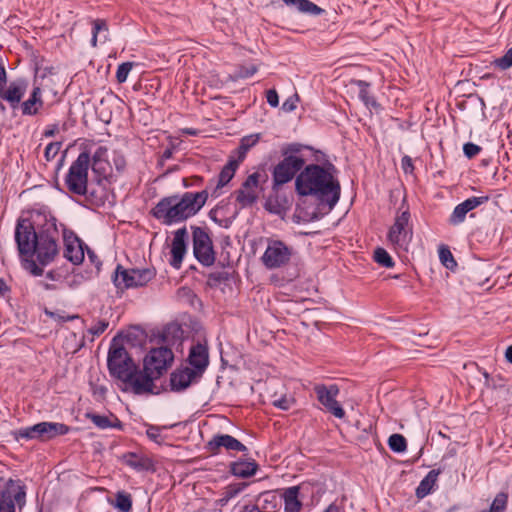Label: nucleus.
Returning <instances> with one entry per match:
<instances>
[{
    "mask_svg": "<svg viewBox=\"0 0 512 512\" xmlns=\"http://www.w3.org/2000/svg\"><path fill=\"white\" fill-rule=\"evenodd\" d=\"M63 237L64 257L79 265L84 260L83 242L63 224H58L51 211L43 206L35 209L31 219H19L15 227V241L22 266L33 276H42L44 267L59 254V240Z\"/></svg>",
    "mask_w": 512,
    "mask_h": 512,
    "instance_id": "nucleus-1",
    "label": "nucleus"
},
{
    "mask_svg": "<svg viewBox=\"0 0 512 512\" xmlns=\"http://www.w3.org/2000/svg\"><path fill=\"white\" fill-rule=\"evenodd\" d=\"M295 190L315 199L320 211L330 212L340 199L341 187L333 174L318 164H309L296 176Z\"/></svg>",
    "mask_w": 512,
    "mask_h": 512,
    "instance_id": "nucleus-2",
    "label": "nucleus"
},
{
    "mask_svg": "<svg viewBox=\"0 0 512 512\" xmlns=\"http://www.w3.org/2000/svg\"><path fill=\"white\" fill-rule=\"evenodd\" d=\"M208 199V190L185 192L162 198L151 210L152 216L163 225H173L196 215Z\"/></svg>",
    "mask_w": 512,
    "mask_h": 512,
    "instance_id": "nucleus-3",
    "label": "nucleus"
},
{
    "mask_svg": "<svg viewBox=\"0 0 512 512\" xmlns=\"http://www.w3.org/2000/svg\"><path fill=\"white\" fill-rule=\"evenodd\" d=\"M413 238V225L411 223V214L409 209H403V205L398 209L394 223L389 228L387 240L396 251L406 252Z\"/></svg>",
    "mask_w": 512,
    "mask_h": 512,
    "instance_id": "nucleus-4",
    "label": "nucleus"
},
{
    "mask_svg": "<svg viewBox=\"0 0 512 512\" xmlns=\"http://www.w3.org/2000/svg\"><path fill=\"white\" fill-rule=\"evenodd\" d=\"M89 167L90 154L81 152L72 162L65 176V185L69 192L79 196L87 194Z\"/></svg>",
    "mask_w": 512,
    "mask_h": 512,
    "instance_id": "nucleus-5",
    "label": "nucleus"
},
{
    "mask_svg": "<svg viewBox=\"0 0 512 512\" xmlns=\"http://www.w3.org/2000/svg\"><path fill=\"white\" fill-rule=\"evenodd\" d=\"M70 427L59 422H40L32 426L24 427L16 432L17 438L28 440L48 441L57 436L69 433Z\"/></svg>",
    "mask_w": 512,
    "mask_h": 512,
    "instance_id": "nucleus-6",
    "label": "nucleus"
},
{
    "mask_svg": "<svg viewBox=\"0 0 512 512\" xmlns=\"http://www.w3.org/2000/svg\"><path fill=\"white\" fill-rule=\"evenodd\" d=\"M155 272L151 269H124L118 265L113 277L114 285L125 290L129 288L141 287L153 279Z\"/></svg>",
    "mask_w": 512,
    "mask_h": 512,
    "instance_id": "nucleus-7",
    "label": "nucleus"
},
{
    "mask_svg": "<svg viewBox=\"0 0 512 512\" xmlns=\"http://www.w3.org/2000/svg\"><path fill=\"white\" fill-rule=\"evenodd\" d=\"M292 256V248L283 241L267 239V247L261 261L267 269H277L287 265Z\"/></svg>",
    "mask_w": 512,
    "mask_h": 512,
    "instance_id": "nucleus-8",
    "label": "nucleus"
},
{
    "mask_svg": "<svg viewBox=\"0 0 512 512\" xmlns=\"http://www.w3.org/2000/svg\"><path fill=\"white\" fill-rule=\"evenodd\" d=\"M107 365L111 376L123 381L131 376V371L136 367L134 361L123 347L110 349Z\"/></svg>",
    "mask_w": 512,
    "mask_h": 512,
    "instance_id": "nucleus-9",
    "label": "nucleus"
},
{
    "mask_svg": "<svg viewBox=\"0 0 512 512\" xmlns=\"http://www.w3.org/2000/svg\"><path fill=\"white\" fill-rule=\"evenodd\" d=\"M304 164L305 160L301 156L286 155L283 157L273 169V187L277 188L290 182L298 172L303 170Z\"/></svg>",
    "mask_w": 512,
    "mask_h": 512,
    "instance_id": "nucleus-10",
    "label": "nucleus"
},
{
    "mask_svg": "<svg viewBox=\"0 0 512 512\" xmlns=\"http://www.w3.org/2000/svg\"><path fill=\"white\" fill-rule=\"evenodd\" d=\"M174 360L171 349L167 347H159L151 349L144 358L143 367L145 371H149L159 379L165 373Z\"/></svg>",
    "mask_w": 512,
    "mask_h": 512,
    "instance_id": "nucleus-11",
    "label": "nucleus"
},
{
    "mask_svg": "<svg viewBox=\"0 0 512 512\" xmlns=\"http://www.w3.org/2000/svg\"><path fill=\"white\" fill-rule=\"evenodd\" d=\"M25 504V487L9 480L5 488L0 491V512H16L17 507L21 511Z\"/></svg>",
    "mask_w": 512,
    "mask_h": 512,
    "instance_id": "nucleus-12",
    "label": "nucleus"
},
{
    "mask_svg": "<svg viewBox=\"0 0 512 512\" xmlns=\"http://www.w3.org/2000/svg\"><path fill=\"white\" fill-rule=\"evenodd\" d=\"M193 254L203 266H211L215 261L212 241L201 227H193Z\"/></svg>",
    "mask_w": 512,
    "mask_h": 512,
    "instance_id": "nucleus-13",
    "label": "nucleus"
},
{
    "mask_svg": "<svg viewBox=\"0 0 512 512\" xmlns=\"http://www.w3.org/2000/svg\"><path fill=\"white\" fill-rule=\"evenodd\" d=\"M314 392L317 400L321 405H323L327 412L331 413L338 419H343L345 417V410L337 401L339 387L336 384H331L329 386L316 384L314 386Z\"/></svg>",
    "mask_w": 512,
    "mask_h": 512,
    "instance_id": "nucleus-14",
    "label": "nucleus"
},
{
    "mask_svg": "<svg viewBox=\"0 0 512 512\" xmlns=\"http://www.w3.org/2000/svg\"><path fill=\"white\" fill-rule=\"evenodd\" d=\"M157 380L149 371L139 370L137 366L131 371V376L122 382L125 390L131 391L136 395L153 393L155 387L154 381Z\"/></svg>",
    "mask_w": 512,
    "mask_h": 512,
    "instance_id": "nucleus-15",
    "label": "nucleus"
},
{
    "mask_svg": "<svg viewBox=\"0 0 512 512\" xmlns=\"http://www.w3.org/2000/svg\"><path fill=\"white\" fill-rule=\"evenodd\" d=\"M28 88V81L25 78H17L9 84L0 85V99H4L12 109H16Z\"/></svg>",
    "mask_w": 512,
    "mask_h": 512,
    "instance_id": "nucleus-16",
    "label": "nucleus"
},
{
    "mask_svg": "<svg viewBox=\"0 0 512 512\" xmlns=\"http://www.w3.org/2000/svg\"><path fill=\"white\" fill-rule=\"evenodd\" d=\"M201 378L189 366L178 367L170 374V390L178 393L183 392L190 386L197 384Z\"/></svg>",
    "mask_w": 512,
    "mask_h": 512,
    "instance_id": "nucleus-17",
    "label": "nucleus"
},
{
    "mask_svg": "<svg viewBox=\"0 0 512 512\" xmlns=\"http://www.w3.org/2000/svg\"><path fill=\"white\" fill-rule=\"evenodd\" d=\"M261 176L259 172L250 174L242 183L241 188L236 192V201L242 207L250 206L256 202Z\"/></svg>",
    "mask_w": 512,
    "mask_h": 512,
    "instance_id": "nucleus-18",
    "label": "nucleus"
},
{
    "mask_svg": "<svg viewBox=\"0 0 512 512\" xmlns=\"http://www.w3.org/2000/svg\"><path fill=\"white\" fill-rule=\"evenodd\" d=\"M189 235L185 227L179 228L174 232V237L171 243V258L169 264L175 268L180 269L184 256L187 252V241Z\"/></svg>",
    "mask_w": 512,
    "mask_h": 512,
    "instance_id": "nucleus-19",
    "label": "nucleus"
},
{
    "mask_svg": "<svg viewBox=\"0 0 512 512\" xmlns=\"http://www.w3.org/2000/svg\"><path fill=\"white\" fill-rule=\"evenodd\" d=\"M488 196H473L459 203L449 216V223L457 226L464 222L466 215L477 207L488 202Z\"/></svg>",
    "mask_w": 512,
    "mask_h": 512,
    "instance_id": "nucleus-20",
    "label": "nucleus"
},
{
    "mask_svg": "<svg viewBox=\"0 0 512 512\" xmlns=\"http://www.w3.org/2000/svg\"><path fill=\"white\" fill-rule=\"evenodd\" d=\"M187 361L191 366V370L202 377L209 365V351L207 345L202 343L192 345Z\"/></svg>",
    "mask_w": 512,
    "mask_h": 512,
    "instance_id": "nucleus-21",
    "label": "nucleus"
},
{
    "mask_svg": "<svg viewBox=\"0 0 512 512\" xmlns=\"http://www.w3.org/2000/svg\"><path fill=\"white\" fill-rule=\"evenodd\" d=\"M207 450L212 454H217L220 448L229 451L246 452L247 447L239 440L228 434H216L207 442Z\"/></svg>",
    "mask_w": 512,
    "mask_h": 512,
    "instance_id": "nucleus-22",
    "label": "nucleus"
},
{
    "mask_svg": "<svg viewBox=\"0 0 512 512\" xmlns=\"http://www.w3.org/2000/svg\"><path fill=\"white\" fill-rule=\"evenodd\" d=\"M237 160H229L228 163L222 168L216 180H211L208 188L211 189V195L217 198L221 195V189L226 186L234 177L238 168Z\"/></svg>",
    "mask_w": 512,
    "mask_h": 512,
    "instance_id": "nucleus-23",
    "label": "nucleus"
},
{
    "mask_svg": "<svg viewBox=\"0 0 512 512\" xmlns=\"http://www.w3.org/2000/svg\"><path fill=\"white\" fill-rule=\"evenodd\" d=\"M21 112L23 115L26 116H34L36 115L39 110L43 107L44 102L42 99V90L39 86H35L30 95L29 98L25 101H21Z\"/></svg>",
    "mask_w": 512,
    "mask_h": 512,
    "instance_id": "nucleus-24",
    "label": "nucleus"
},
{
    "mask_svg": "<svg viewBox=\"0 0 512 512\" xmlns=\"http://www.w3.org/2000/svg\"><path fill=\"white\" fill-rule=\"evenodd\" d=\"M124 462L137 472L150 471L153 470L154 467L153 461L149 457L136 453L126 454L124 456Z\"/></svg>",
    "mask_w": 512,
    "mask_h": 512,
    "instance_id": "nucleus-25",
    "label": "nucleus"
},
{
    "mask_svg": "<svg viewBox=\"0 0 512 512\" xmlns=\"http://www.w3.org/2000/svg\"><path fill=\"white\" fill-rule=\"evenodd\" d=\"M440 473V469H433L428 472V474L421 480L416 489V496L418 498H424L432 492Z\"/></svg>",
    "mask_w": 512,
    "mask_h": 512,
    "instance_id": "nucleus-26",
    "label": "nucleus"
},
{
    "mask_svg": "<svg viewBox=\"0 0 512 512\" xmlns=\"http://www.w3.org/2000/svg\"><path fill=\"white\" fill-rule=\"evenodd\" d=\"M258 469V465L255 461H244L239 460L231 463L230 471L234 476L241 478H248L253 476Z\"/></svg>",
    "mask_w": 512,
    "mask_h": 512,
    "instance_id": "nucleus-27",
    "label": "nucleus"
},
{
    "mask_svg": "<svg viewBox=\"0 0 512 512\" xmlns=\"http://www.w3.org/2000/svg\"><path fill=\"white\" fill-rule=\"evenodd\" d=\"M299 488L292 486L284 490L283 500L285 512H299L302 506L298 499Z\"/></svg>",
    "mask_w": 512,
    "mask_h": 512,
    "instance_id": "nucleus-28",
    "label": "nucleus"
},
{
    "mask_svg": "<svg viewBox=\"0 0 512 512\" xmlns=\"http://www.w3.org/2000/svg\"><path fill=\"white\" fill-rule=\"evenodd\" d=\"M288 6H294L297 11L309 14L313 16H318L324 13V10L317 6L315 3L310 0H282Z\"/></svg>",
    "mask_w": 512,
    "mask_h": 512,
    "instance_id": "nucleus-29",
    "label": "nucleus"
},
{
    "mask_svg": "<svg viewBox=\"0 0 512 512\" xmlns=\"http://www.w3.org/2000/svg\"><path fill=\"white\" fill-rule=\"evenodd\" d=\"M351 85H354L358 88V97L367 107L377 106L375 98L370 94L369 91L370 83L364 80H352Z\"/></svg>",
    "mask_w": 512,
    "mask_h": 512,
    "instance_id": "nucleus-30",
    "label": "nucleus"
},
{
    "mask_svg": "<svg viewBox=\"0 0 512 512\" xmlns=\"http://www.w3.org/2000/svg\"><path fill=\"white\" fill-rule=\"evenodd\" d=\"M87 418L90 419L91 422L100 429L121 427V422L116 417H113V419L111 420L109 417L105 415L88 413Z\"/></svg>",
    "mask_w": 512,
    "mask_h": 512,
    "instance_id": "nucleus-31",
    "label": "nucleus"
},
{
    "mask_svg": "<svg viewBox=\"0 0 512 512\" xmlns=\"http://www.w3.org/2000/svg\"><path fill=\"white\" fill-rule=\"evenodd\" d=\"M257 505L260 506L261 512H276L278 498L272 492H264L259 495Z\"/></svg>",
    "mask_w": 512,
    "mask_h": 512,
    "instance_id": "nucleus-32",
    "label": "nucleus"
},
{
    "mask_svg": "<svg viewBox=\"0 0 512 512\" xmlns=\"http://www.w3.org/2000/svg\"><path fill=\"white\" fill-rule=\"evenodd\" d=\"M114 507L122 512H131L132 510V498L131 495L125 491H118L116 494V500Z\"/></svg>",
    "mask_w": 512,
    "mask_h": 512,
    "instance_id": "nucleus-33",
    "label": "nucleus"
},
{
    "mask_svg": "<svg viewBox=\"0 0 512 512\" xmlns=\"http://www.w3.org/2000/svg\"><path fill=\"white\" fill-rule=\"evenodd\" d=\"M389 448L395 453H403L407 449V441L401 434H392L388 439Z\"/></svg>",
    "mask_w": 512,
    "mask_h": 512,
    "instance_id": "nucleus-34",
    "label": "nucleus"
},
{
    "mask_svg": "<svg viewBox=\"0 0 512 512\" xmlns=\"http://www.w3.org/2000/svg\"><path fill=\"white\" fill-rule=\"evenodd\" d=\"M374 260L385 268H392L395 264L390 254L384 248L380 247L376 248L374 251Z\"/></svg>",
    "mask_w": 512,
    "mask_h": 512,
    "instance_id": "nucleus-35",
    "label": "nucleus"
},
{
    "mask_svg": "<svg viewBox=\"0 0 512 512\" xmlns=\"http://www.w3.org/2000/svg\"><path fill=\"white\" fill-rule=\"evenodd\" d=\"M248 486V483H245V482H241V483H235V484H230L224 494H223V501L227 502L229 501L230 499L236 497L238 494H240L242 491H244V489Z\"/></svg>",
    "mask_w": 512,
    "mask_h": 512,
    "instance_id": "nucleus-36",
    "label": "nucleus"
},
{
    "mask_svg": "<svg viewBox=\"0 0 512 512\" xmlns=\"http://www.w3.org/2000/svg\"><path fill=\"white\" fill-rule=\"evenodd\" d=\"M439 259L441 263L448 269H453L457 265L453 257V254L446 247H442L439 249Z\"/></svg>",
    "mask_w": 512,
    "mask_h": 512,
    "instance_id": "nucleus-37",
    "label": "nucleus"
},
{
    "mask_svg": "<svg viewBox=\"0 0 512 512\" xmlns=\"http://www.w3.org/2000/svg\"><path fill=\"white\" fill-rule=\"evenodd\" d=\"M259 140V136L258 135H249V136H245L242 138L241 140V144H240V158H243L246 154V152L251 148L253 147Z\"/></svg>",
    "mask_w": 512,
    "mask_h": 512,
    "instance_id": "nucleus-38",
    "label": "nucleus"
},
{
    "mask_svg": "<svg viewBox=\"0 0 512 512\" xmlns=\"http://www.w3.org/2000/svg\"><path fill=\"white\" fill-rule=\"evenodd\" d=\"M132 67V62H124L118 66L116 71V79L118 83H124L127 80Z\"/></svg>",
    "mask_w": 512,
    "mask_h": 512,
    "instance_id": "nucleus-39",
    "label": "nucleus"
},
{
    "mask_svg": "<svg viewBox=\"0 0 512 512\" xmlns=\"http://www.w3.org/2000/svg\"><path fill=\"white\" fill-rule=\"evenodd\" d=\"M146 435L151 441L157 444H162L165 441V438L161 434V428L158 426L149 425L146 430Z\"/></svg>",
    "mask_w": 512,
    "mask_h": 512,
    "instance_id": "nucleus-40",
    "label": "nucleus"
},
{
    "mask_svg": "<svg viewBox=\"0 0 512 512\" xmlns=\"http://www.w3.org/2000/svg\"><path fill=\"white\" fill-rule=\"evenodd\" d=\"M496 67L501 70H507L512 66V47L506 53L494 61Z\"/></svg>",
    "mask_w": 512,
    "mask_h": 512,
    "instance_id": "nucleus-41",
    "label": "nucleus"
},
{
    "mask_svg": "<svg viewBox=\"0 0 512 512\" xmlns=\"http://www.w3.org/2000/svg\"><path fill=\"white\" fill-rule=\"evenodd\" d=\"M93 28H92V34H98L100 35L103 33V41L107 40V33H108V27L107 23L103 19H96L92 22Z\"/></svg>",
    "mask_w": 512,
    "mask_h": 512,
    "instance_id": "nucleus-42",
    "label": "nucleus"
},
{
    "mask_svg": "<svg viewBox=\"0 0 512 512\" xmlns=\"http://www.w3.org/2000/svg\"><path fill=\"white\" fill-rule=\"evenodd\" d=\"M61 148V142H51L49 143L44 151V156L47 161L53 160L56 155L59 153Z\"/></svg>",
    "mask_w": 512,
    "mask_h": 512,
    "instance_id": "nucleus-43",
    "label": "nucleus"
},
{
    "mask_svg": "<svg viewBox=\"0 0 512 512\" xmlns=\"http://www.w3.org/2000/svg\"><path fill=\"white\" fill-rule=\"evenodd\" d=\"M108 325L109 323L107 320H99L88 329V333H90L93 337L100 336L108 328Z\"/></svg>",
    "mask_w": 512,
    "mask_h": 512,
    "instance_id": "nucleus-44",
    "label": "nucleus"
},
{
    "mask_svg": "<svg viewBox=\"0 0 512 512\" xmlns=\"http://www.w3.org/2000/svg\"><path fill=\"white\" fill-rule=\"evenodd\" d=\"M480 151L481 147L472 142L465 143L463 146L464 155L469 159L478 155Z\"/></svg>",
    "mask_w": 512,
    "mask_h": 512,
    "instance_id": "nucleus-45",
    "label": "nucleus"
},
{
    "mask_svg": "<svg viewBox=\"0 0 512 512\" xmlns=\"http://www.w3.org/2000/svg\"><path fill=\"white\" fill-rule=\"evenodd\" d=\"M90 166L92 170L98 174L105 175L107 173L108 168L110 167L108 160L102 161H92L90 162Z\"/></svg>",
    "mask_w": 512,
    "mask_h": 512,
    "instance_id": "nucleus-46",
    "label": "nucleus"
},
{
    "mask_svg": "<svg viewBox=\"0 0 512 512\" xmlns=\"http://www.w3.org/2000/svg\"><path fill=\"white\" fill-rule=\"evenodd\" d=\"M258 68L255 65L241 66L237 72L238 78L246 79L253 76L257 72Z\"/></svg>",
    "mask_w": 512,
    "mask_h": 512,
    "instance_id": "nucleus-47",
    "label": "nucleus"
},
{
    "mask_svg": "<svg viewBox=\"0 0 512 512\" xmlns=\"http://www.w3.org/2000/svg\"><path fill=\"white\" fill-rule=\"evenodd\" d=\"M108 160V149L105 146H98L93 153L92 161Z\"/></svg>",
    "mask_w": 512,
    "mask_h": 512,
    "instance_id": "nucleus-48",
    "label": "nucleus"
},
{
    "mask_svg": "<svg viewBox=\"0 0 512 512\" xmlns=\"http://www.w3.org/2000/svg\"><path fill=\"white\" fill-rule=\"evenodd\" d=\"M303 147V145L298 143L289 144L282 150L283 157H286V155H297Z\"/></svg>",
    "mask_w": 512,
    "mask_h": 512,
    "instance_id": "nucleus-49",
    "label": "nucleus"
},
{
    "mask_svg": "<svg viewBox=\"0 0 512 512\" xmlns=\"http://www.w3.org/2000/svg\"><path fill=\"white\" fill-rule=\"evenodd\" d=\"M298 101V96H291L287 98L282 104V110L285 112H292L296 109V103Z\"/></svg>",
    "mask_w": 512,
    "mask_h": 512,
    "instance_id": "nucleus-50",
    "label": "nucleus"
},
{
    "mask_svg": "<svg viewBox=\"0 0 512 512\" xmlns=\"http://www.w3.org/2000/svg\"><path fill=\"white\" fill-rule=\"evenodd\" d=\"M293 400L287 397H281L280 399L274 400L273 405L281 410H288L291 408Z\"/></svg>",
    "mask_w": 512,
    "mask_h": 512,
    "instance_id": "nucleus-51",
    "label": "nucleus"
},
{
    "mask_svg": "<svg viewBox=\"0 0 512 512\" xmlns=\"http://www.w3.org/2000/svg\"><path fill=\"white\" fill-rule=\"evenodd\" d=\"M266 99L271 107H277L279 105V97L275 89H269L266 92Z\"/></svg>",
    "mask_w": 512,
    "mask_h": 512,
    "instance_id": "nucleus-52",
    "label": "nucleus"
},
{
    "mask_svg": "<svg viewBox=\"0 0 512 512\" xmlns=\"http://www.w3.org/2000/svg\"><path fill=\"white\" fill-rule=\"evenodd\" d=\"M401 167L405 173H411L414 169L411 157L404 156L401 160Z\"/></svg>",
    "mask_w": 512,
    "mask_h": 512,
    "instance_id": "nucleus-53",
    "label": "nucleus"
},
{
    "mask_svg": "<svg viewBox=\"0 0 512 512\" xmlns=\"http://www.w3.org/2000/svg\"><path fill=\"white\" fill-rule=\"evenodd\" d=\"M58 131V125L57 124H52V125H48L46 127V129L44 130V137L48 138V137H53Z\"/></svg>",
    "mask_w": 512,
    "mask_h": 512,
    "instance_id": "nucleus-54",
    "label": "nucleus"
},
{
    "mask_svg": "<svg viewBox=\"0 0 512 512\" xmlns=\"http://www.w3.org/2000/svg\"><path fill=\"white\" fill-rule=\"evenodd\" d=\"M7 83V72L4 67L3 59L0 57V85Z\"/></svg>",
    "mask_w": 512,
    "mask_h": 512,
    "instance_id": "nucleus-55",
    "label": "nucleus"
},
{
    "mask_svg": "<svg viewBox=\"0 0 512 512\" xmlns=\"http://www.w3.org/2000/svg\"><path fill=\"white\" fill-rule=\"evenodd\" d=\"M114 163L118 171L123 170V168L125 167V160L122 157L114 159Z\"/></svg>",
    "mask_w": 512,
    "mask_h": 512,
    "instance_id": "nucleus-56",
    "label": "nucleus"
},
{
    "mask_svg": "<svg viewBox=\"0 0 512 512\" xmlns=\"http://www.w3.org/2000/svg\"><path fill=\"white\" fill-rule=\"evenodd\" d=\"M242 512H261V510H260V506H258L256 503L255 505H252V506H249V505L244 506Z\"/></svg>",
    "mask_w": 512,
    "mask_h": 512,
    "instance_id": "nucleus-57",
    "label": "nucleus"
},
{
    "mask_svg": "<svg viewBox=\"0 0 512 512\" xmlns=\"http://www.w3.org/2000/svg\"><path fill=\"white\" fill-rule=\"evenodd\" d=\"M49 314H50L51 317L55 318L58 321L72 320V319L76 318V316H69L67 318H64V317H62V316H60V315H58L56 313H52V312L49 313Z\"/></svg>",
    "mask_w": 512,
    "mask_h": 512,
    "instance_id": "nucleus-58",
    "label": "nucleus"
},
{
    "mask_svg": "<svg viewBox=\"0 0 512 512\" xmlns=\"http://www.w3.org/2000/svg\"><path fill=\"white\" fill-rule=\"evenodd\" d=\"M8 291V286L3 279L0 278V296H3Z\"/></svg>",
    "mask_w": 512,
    "mask_h": 512,
    "instance_id": "nucleus-59",
    "label": "nucleus"
},
{
    "mask_svg": "<svg viewBox=\"0 0 512 512\" xmlns=\"http://www.w3.org/2000/svg\"><path fill=\"white\" fill-rule=\"evenodd\" d=\"M506 360L512 364V345H510L505 352Z\"/></svg>",
    "mask_w": 512,
    "mask_h": 512,
    "instance_id": "nucleus-60",
    "label": "nucleus"
},
{
    "mask_svg": "<svg viewBox=\"0 0 512 512\" xmlns=\"http://www.w3.org/2000/svg\"><path fill=\"white\" fill-rule=\"evenodd\" d=\"M326 512H344L342 509H340L339 507L337 506H329L328 509L326 510Z\"/></svg>",
    "mask_w": 512,
    "mask_h": 512,
    "instance_id": "nucleus-61",
    "label": "nucleus"
},
{
    "mask_svg": "<svg viewBox=\"0 0 512 512\" xmlns=\"http://www.w3.org/2000/svg\"><path fill=\"white\" fill-rule=\"evenodd\" d=\"M97 40H98V34H92V38H91L92 46H94V47L96 46Z\"/></svg>",
    "mask_w": 512,
    "mask_h": 512,
    "instance_id": "nucleus-62",
    "label": "nucleus"
},
{
    "mask_svg": "<svg viewBox=\"0 0 512 512\" xmlns=\"http://www.w3.org/2000/svg\"><path fill=\"white\" fill-rule=\"evenodd\" d=\"M5 100L4 99H0V111L1 112H5L6 111V107L4 105V102Z\"/></svg>",
    "mask_w": 512,
    "mask_h": 512,
    "instance_id": "nucleus-63",
    "label": "nucleus"
},
{
    "mask_svg": "<svg viewBox=\"0 0 512 512\" xmlns=\"http://www.w3.org/2000/svg\"><path fill=\"white\" fill-rule=\"evenodd\" d=\"M186 133L189 134V135H195L196 134V131L193 130V129H187L186 130Z\"/></svg>",
    "mask_w": 512,
    "mask_h": 512,
    "instance_id": "nucleus-64",
    "label": "nucleus"
}]
</instances>
